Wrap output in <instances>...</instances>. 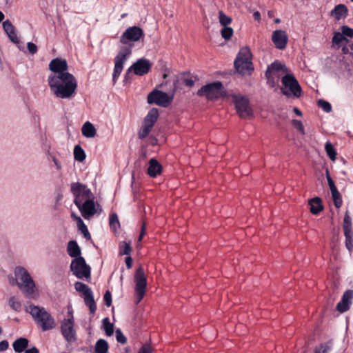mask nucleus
I'll list each match as a JSON object with an SVG mask.
<instances>
[{
    "mask_svg": "<svg viewBox=\"0 0 353 353\" xmlns=\"http://www.w3.org/2000/svg\"><path fill=\"white\" fill-rule=\"evenodd\" d=\"M108 344L104 339H99L97 341L95 345L96 353H108Z\"/></svg>",
    "mask_w": 353,
    "mask_h": 353,
    "instance_id": "obj_28",
    "label": "nucleus"
},
{
    "mask_svg": "<svg viewBox=\"0 0 353 353\" xmlns=\"http://www.w3.org/2000/svg\"><path fill=\"white\" fill-rule=\"evenodd\" d=\"M130 54V48L128 47H123L119 50L117 55L114 58V68L112 74V79L114 82H115L119 78L123 70V64Z\"/></svg>",
    "mask_w": 353,
    "mask_h": 353,
    "instance_id": "obj_13",
    "label": "nucleus"
},
{
    "mask_svg": "<svg viewBox=\"0 0 353 353\" xmlns=\"http://www.w3.org/2000/svg\"><path fill=\"white\" fill-rule=\"evenodd\" d=\"M146 233V224L145 222L143 223L141 228V232L139 234V236L138 237V241H141L143 236H145Z\"/></svg>",
    "mask_w": 353,
    "mask_h": 353,
    "instance_id": "obj_52",
    "label": "nucleus"
},
{
    "mask_svg": "<svg viewBox=\"0 0 353 353\" xmlns=\"http://www.w3.org/2000/svg\"><path fill=\"white\" fill-rule=\"evenodd\" d=\"M26 311L31 314L35 322L41 327L43 331L51 330L55 327L54 318L42 307L29 305Z\"/></svg>",
    "mask_w": 353,
    "mask_h": 353,
    "instance_id": "obj_2",
    "label": "nucleus"
},
{
    "mask_svg": "<svg viewBox=\"0 0 353 353\" xmlns=\"http://www.w3.org/2000/svg\"><path fill=\"white\" fill-rule=\"evenodd\" d=\"M325 149L330 159L332 161H334L336 159V152L330 142H327L325 143Z\"/></svg>",
    "mask_w": 353,
    "mask_h": 353,
    "instance_id": "obj_33",
    "label": "nucleus"
},
{
    "mask_svg": "<svg viewBox=\"0 0 353 353\" xmlns=\"http://www.w3.org/2000/svg\"><path fill=\"white\" fill-rule=\"evenodd\" d=\"M3 19H4V14L1 11H0V22H1L3 20Z\"/></svg>",
    "mask_w": 353,
    "mask_h": 353,
    "instance_id": "obj_63",
    "label": "nucleus"
},
{
    "mask_svg": "<svg viewBox=\"0 0 353 353\" xmlns=\"http://www.w3.org/2000/svg\"><path fill=\"white\" fill-rule=\"evenodd\" d=\"M310 206V212L313 214H318L323 210V206L321 203V199L319 197H314L309 201Z\"/></svg>",
    "mask_w": 353,
    "mask_h": 353,
    "instance_id": "obj_25",
    "label": "nucleus"
},
{
    "mask_svg": "<svg viewBox=\"0 0 353 353\" xmlns=\"http://www.w3.org/2000/svg\"><path fill=\"white\" fill-rule=\"evenodd\" d=\"M331 348L330 343H326L321 344L319 347H316L314 353H328Z\"/></svg>",
    "mask_w": 353,
    "mask_h": 353,
    "instance_id": "obj_36",
    "label": "nucleus"
},
{
    "mask_svg": "<svg viewBox=\"0 0 353 353\" xmlns=\"http://www.w3.org/2000/svg\"><path fill=\"white\" fill-rule=\"evenodd\" d=\"M342 198L334 201V204L336 208H339L342 205Z\"/></svg>",
    "mask_w": 353,
    "mask_h": 353,
    "instance_id": "obj_59",
    "label": "nucleus"
},
{
    "mask_svg": "<svg viewBox=\"0 0 353 353\" xmlns=\"http://www.w3.org/2000/svg\"><path fill=\"white\" fill-rule=\"evenodd\" d=\"M221 36L225 40H229L233 34V29L230 27H224L221 30Z\"/></svg>",
    "mask_w": 353,
    "mask_h": 353,
    "instance_id": "obj_37",
    "label": "nucleus"
},
{
    "mask_svg": "<svg viewBox=\"0 0 353 353\" xmlns=\"http://www.w3.org/2000/svg\"><path fill=\"white\" fill-rule=\"evenodd\" d=\"M116 338L119 343L125 344L127 341L126 337L123 334L120 330H116Z\"/></svg>",
    "mask_w": 353,
    "mask_h": 353,
    "instance_id": "obj_44",
    "label": "nucleus"
},
{
    "mask_svg": "<svg viewBox=\"0 0 353 353\" xmlns=\"http://www.w3.org/2000/svg\"><path fill=\"white\" fill-rule=\"evenodd\" d=\"M82 134L87 138H92L96 135V129L92 123L89 121L85 122L81 128Z\"/></svg>",
    "mask_w": 353,
    "mask_h": 353,
    "instance_id": "obj_27",
    "label": "nucleus"
},
{
    "mask_svg": "<svg viewBox=\"0 0 353 353\" xmlns=\"http://www.w3.org/2000/svg\"><path fill=\"white\" fill-rule=\"evenodd\" d=\"M109 223L110 227L116 228L117 226H119V218L117 214L112 213L110 215Z\"/></svg>",
    "mask_w": 353,
    "mask_h": 353,
    "instance_id": "obj_41",
    "label": "nucleus"
},
{
    "mask_svg": "<svg viewBox=\"0 0 353 353\" xmlns=\"http://www.w3.org/2000/svg\"><path fill=\"white\" fill-rule=\"evenodd\" d=\"M70 268L72 274L79 279H85L88 280L91 278V268L82 256L74 259L71 262Z\"/></svg>",
    "mask_w": 353,
    "mask_h": 353,
    "instance_id": "obj_7",
    "label": "nucleus"
},
{
    "mask_svg": "<svg viewBox=\"0 0 353 353\" xmlns=\"http://www.w3.org/2000/svg\"><path fill=\"white\" fill-rule=\"evenodd\" d=\"M293 110L296 115H298V116L302 115L301 111L299 109H298L297 108H294Z\"/></svg>",
    "mask_w": 353,
    "mask_h": 353,
    "instance_id": "obj_62",
    "label": "nucleus"
},
{
    "mask_svg": "<svg viewBox=\"0 0 353 353\" xmlns=\"http://www.w3.org/2000/svg\"><path fill=\"white\" fill-rule=\"evenodd\" d=\"M341 33L344 37H348L350 38L353 37V29L347 26H343L341 28Z\"/></svg>",
    "mask_w": 353,
    "mask_h": 353,
    "instance_id": "obj_42",
    "label": "nucleus"
},
{
    "mask_svg": "<svg viewBox=\"0 0 353 353\" xmlns=\"http://www.w3.org/2000/svg\"><path fill=\"white\" fill-rule=\"evenodd\" d=\"M349 43V40L343 35L341 32H335L334 33L332 43L333 46H339L342 42Z\"/></svg>",
    "mask_w": 353,
    "mask_h": 353,
    "instance_id": "obj_31",
    "label": "nucleus"
},
{
    "mask_svg": "<svg viewBox=\"0 0 353 353\" xmlns=\"http://www.w3.org/2000/svg\"><path fill=\"white\" fill-rule=\"evenodd\" d=\"M275 22H276V23H279V22H280V20H279V19H275Z\"/></svg>",
    "mask_w": 353,
    "mask_h": 353,
    "instance_id": "obj_64",
    "label": "nucleus"
},
{
    "mask_svg": "<svg viewBox=\"0 0 353 353\" xmlns=\"http://www.w3.org/2000/svg\"><path fill=\"white\" fill-rule=\"evenodd\" d=\"M143 35V31L141 28L132 26L126 29L120 41L122 43L126 44L128 41H138Z\"/></svg>",
    "mask_w": 353,
    "mask_h": 353,
    "instance_id": "obj_16",
    "label": "nucleus"
},
{
    "mask_svg": "<svg viewBox=\"0 0 353 353\" xmlns=\"http://www.w3.org/2000/svg\"><path fill=\"white\" fill-rule=\"evenodd\" d=\"M224 88L221 82L215 81L202 86L197 92L200 97H205L209 100L217 99L224 95Z\"/></svg>",
    "mask_w": 353,
    "mask_h": 353,
    "instance_id": "obj_6",
    "label": "nucleus"
},
{
    "mask_svg": "<svg viewBox=\"0 0 353 353\" xmlns=\"http://www.w3.org/2000/svg\"><path fill=\"white\" fill-rule=\"evenodd\" d=\"M27 48L30 53L32 54H35L38 50L37 46L32 42H28L27 43Z\"/></svg>",
    "mask_w": 353,
    "mask_h": 353,
    "instance_id": "obj_50",
    "label": "nucleus"
},
{
    "mask_svg": "<svg viewBox=\"0 0 353 353\" xmlns=\"http://www.w3.org/2000/svg\"><path fill=\"white\" fill-rule=\"evenodd\" d=\"M9 281H10V283L12 285H17L18 286L19 281H18L17 277L14 279L12 276H10V277H9Z\"/></svg>",
    "mask_w": 353,
    "mask_h": 353,
    "instance_id": "obj_60",
    "label": "nucleus"
},
{
    "mask_svg": "<svg viewBox=\"0 0 353 353\" xmlns=\"http://www.w3.org/2000/svg\"><path fill=\"white\" fill-rule=\"evenodd\" d=\"M103 329L108 336H112L114 332L113 324L110 323L108 318H105L103 320Z\"/></svg>",
    "mask_w": 353,
    "mask_h": 353,
    "instance_id": "obj_32",
    "label": "nucleus"
},
{
    "mask_svg": "<svg viewBox=\"0 0 353 353\" xmlns=\"http://www.w3.org/2000/svg\"><path fill=\"white\" fill-rule=\"evenodd\" d=\"M125 262L126 266L128 269H130L132 267L133 261H132V259L131 256H127L125 258Z\"/></svg>",
    "mask_w": 353,
    "mask_h": 353,
    "instance_id": "obj_55",
    "label": "nucleus"
},
{
    "mask_svg": "<svg viewBox=\"0 0 353 353\" xmlns=\"http://www.w3.org/2000/svg\"><path fill=\"white\" fill-rule=\"evenodd\" d=\"M70 317L63 321L61 325V334L65 340L68 342L75 341V331L74 330V319L72 313H70Z\"/></svg>",
    "mask_w": 353,
    "mask_h": 353,
    "instance_id": "obj_15",
    "label": "nucleus"
},
{
    "mask_svg": "<svg viewBox=\"0 0 353 353\" xmlns=\"http://www.w3.org/2000/svg\"><path fill=\"white\" fill-rule=\"evenodd\" d=\"M232 101L235 105L237 114L242 119H250L253 116V111L250 106L249 99L244 96L233 95Z\"/></svg>",
    "mask_w": 353,
    "mask_h": 353,
    "instance_id": "obj_9",
    "label": "nucleus"
},
{
    "mask_svg": "<svg viewBox=\"0 0 353 353\" xmlns=\"http://www.w3.org/2000/svg\"><path fill=\"white\" fill-rule=\"evenodd\" d=\"M24 353H39V350L36 347L25 350Z\"/></svg>",
    "mask_w": 353,
    "mask_h": 353,
    "instance_id": "obj_58",
    "label": "nucleus"
},
{
    "mask_svg": "<svg viewBox=\"0 0 353 353\" xmlns=\"http://www.w3.org/2000/svg\"><path fill=\"white\" fill-rule=\"evenodd\" d=\"M131 252L130 243L123 241L119 246V254L121 255H130Z\"/></svg>",
    "mask_w": 353,
    "mask_h": 353,
    "instance_id": "obj_34",
    "label": "nucleus"
},
{
    "mask_svg": "<svg viewBox=\"0 0 353 353\" xmlns=\"http://www.w3.org/2000/svg\"><path fill=\"white\" fill-rule=\"evenodd\" d=\"M343 227V228L352 227L351 218L349 216L347 212H346L345 215L344 216Z\"/></svg>",
    "mask_w": 353,
    "mask_h": 353,
    "instance_id": "obj_49",
    "label": "nucleus"
},
{
    "mask_svg": "<svg viewBox=\"0 0 353 353\" xmlns=\"http://www.w3.org/2000/svg\"><path fill=\"white\" fill-rule=\"evenodd\" d=\"M332 193V199H333V201L336 200V199H339L341 198V194L340 192L338 191V190L331 192Z\"/></svg>",
    "mask_w": 353,
    "mask_h": 353,
    "instance_id": "obj_56",
    "label": "nucleus"
},
{
    "mask_svg": "<svg viewBox=\"0 0 353 353\" xmlns=\"http://www.w3.org/2000/svg\"><path fill=\"white\" fill-rule=\"evenodd\" d=\"M94 199V197L93 196V198L80 203L79 205H76L81 212L82 216L85 219H89L97 212Z\"/></svg>",
    "mask_w": 353,
    "mask_h": 353,
    "instance_id": "obj_18",
    "label": "nucleus"
},
{
    "mask_svg": "<svg viewBox=\"0 0 353 353\" xmlns=\"http://www.w3.org/2000/svg\"><path fill=\"white\" fill-rule=\"evenodd\" d=\"M280 71L286 72L285 66L278 61H274L268 65L265 76L268 80V83L272 86L274 85V76H278L276 73Z\"/></svg>",
    "mask_w": 353,
    "mask_h": 353,
    "instance_id": "obj_19",
    "label": "nucleus"
},
{
    "mask_svg": "<svg viewBox=\"0 0 353 353\" xmlns=\"http://www.w3.org/2000/svg\"><path fill=\"white\" fill-rule=\"evenodd\" d=\"M74 288L77 292L83 294L85 304L89 307L90 313L94 314L97 305L92 290L87 285L79 281L74 283Z\"/></svg>",
    "mask_w": 353,
    "mask_h": 353,
    "instance_id": "obj_11",
    "label": "nucleus"
},
{
    "mask_svg": "<svg viewBox=\"0 0 353 353\" xmlns=\"http://www.w3.org/2000/svg\"><path fill=\"white\" fill-rule=\"evenodd\" d=\"M28 345V340L26 338L20 337L12 343V347L16 352L21 353L26 350Z\"/></svg>",
    "mask_w": 353,
    "mask_h": 353,
    "instance_id": "obj_26",
    "label": "nucleus"
},
{
    "mask_svg": "<svg viewBox=\"0 0 353 353\" xmlns=\"http://www.w3.org/2000/svg\"><path fill=\"white\" fill-rule=\"evenodd\" d=\"M219 22L220 23L226 27L228 24L232 22L230 17L226 16L223 12H219Z\"/></svg>",
    "mask_w": 353,
    "mask_h": 353,
    "instance_id": "obj_38",
    "label": "nucleus"
},
{
    "mask_svg": "<svg viewBox=\"0 0 353 353\" xmlns=\"http://www.w3.org/2000/svg\"><path fill=\"white\" fill-rule=\"evenodd\" d=\"M3 28L7 35L10 33H12V31L15 30V27L12 24V23L9 20H6L3 22Z\"/></svg>",
    "mask_w": 353,
    "mask_h": 353,
    "instance_id": "obj_39",
    "label": "nucleus"
},
{
    "mask_svg": "<svg viewBox=\"0 0 353 353\" xmlns=\"http://www.w3.org/2000/svg\"><path fill=\"white\" fill-rule=\"evenodd\" d=\"M326 178H327V183H328V185H329V187H330L331 192L336 190L337 188H336V185L334 184V181L331 178L330 175V173H329V171H328L327 169L326 170Z\"/></svg>",
    "mask_w": 353,
    "mask_h": 353,
    "instance_id": "obj_43",
    "label": "nucleus"
},
{
    "mask_svg": "<svg viewBox=\"0 0 353 353\" xmlns=\"http://www.w3.org/2000/svg\"><path fill=\"white\" fill-rule=\"evenodd\" d=\"M252 60V54L250 48H241L234 62L236 72L242 75H250L254 69Z\"/></svg>",
    "mask_w": 353,
    "mask_h": 353,
    "instance_id": "obj_3",
    "label": "nucleus"
},
{
    "mask_svg": "<svg viewBox=\"0 0 353 353\" xmlns=\"http://www.w3.org/2000/svg\"><path fill=\"white\" fill-rule=\"evenodd\" d=\"M162 165L155 159H151L149 161V166L147 170V174L152 178L157 177L161 174Z\"/></svg>",
    "mask_w": 353,
    "mask_h": 353,
    "instance_id": "obj_22",
    "label": "nucleus"
},
{
    "mask_svg": "<svg viewBox=\"0 0 353 353\" xmlns=\"http://www.w3.org/2000/svg\"><path fill=\"white\" fill-rule=\"evenodd\" d=\"M292 123L293 125H294V127L302 134H305V131H304V126L303 125V123H301V121H299V120H296V119H293L292 120Z\"/></svg>",
    "mask_w": 353,
    "mask_h": 353,
    "instance_id": "obj_45",
    "label": "nucleus"
},
{
    "mask_svg": "<svg viewBox=\"0 0 353 353\" xmlns=\"http://www.w3.org/2000/svg\"><path fill=\"white\" fill-rule=\"evenodd\" d=\"M318 105L326 112H330L332 110L331 104L329 102L324 101L323 99L319 100Z\"/></svg>",
    "mask_w": 353,
    "mask_h": 353,
    "instance_id": "obj_40",
    "label": "nucleus"
},
{
    "mask_svg": "<svg viewBox=\"0 0 353 353\" xmlns=\"http://www.w3.org/2000/svg\"><path fill=\"white\" fill-rule=\"evenodd\" d=\"M9 305L10 307L16 312H19L21 310V303L14 296H12L9 299Z\"/></svg>",
    "mask_w": 353,
    "mask_h": 353,
    "instance_id": "obj_35",
    "label": "nucleus"
},
{
    "mask_svg": "<svg viewBox=\"0 0 353 353\" xmlns=\"http://www.w3.org/2000/svg\"><path fill=\"white\" fill-rule=\"evenodd\" d=\"M85 153L83 148L79 145H77L74 148V158L76 161L82 162L85 159Z\"/></svg>",
    "mask_w": 353,
    "mask_h": 353,
    "instance_id": "obj_30",
    "label": "nucleus"
},
{
    "mask_svg": "<svg viewBox=\"0 0 353 353\" xmlns=\"http://www.w3.org/2000/svg\"><path fill=\"white\" fill-rule=\"evenodd\" d=\"M70 191L74 197V203L75 205H79L80 203L94 196L87 185L79 182L71 183Z\"/></svg>",
    "mask_w": 353,
    "mask_h": 353,
    "instance_id": "obj_10",
    "label": "nucleus"
},
{
    "mask_svg": "<svg viewBox=\"0 0 353 353\" xmlns=\"http://www.w3.org/2000/svg\"><path fill=\"white\" fill-rule=\"evenodd\" d=\"M353 299V290H346L342 297L341 301L336 305V310L341 313H343L347 311L350 305L352 304V300Z\"/></svg>",
    "mask_w": 353,
    "mask_h": 353,
    "instance_id": "obj_21",
    "label": "nucleus"
},
{
    "mask_svg": "<svg viewBox=\"0 0 353 353\" xmlns=\"http://www.w3.org/2000/svg\"><path fill=\"white\" fill-rule=\"evenodd\" d=\"M67 252L69 256L77 259L81 256V249L75 241H70L68 243Z\"/></svg>",
    "mask_w": 353,
    "mask_h": 353,
    "instance_id": "obj_24",
    "label": "nucleus"
},
{
    "mask_svg": "<svg viewBox=\"0 0 353 353\" xmlns=\"http://www.w3.org/2000/svg\"><path fill=\"white\" fill-rule=\"evenodd\" d=\"M152 64L149 60L145 59H139L132 65H131L126 72V76L133 70L134 73L139 76H143L149 72Z\"/></svg>",
    "mask_w": 353,
    "mask_h": 353,
    "instance_id": "obj_17",
    "label": "nucleus"
},
{
    "mask_svg": "<svg viewBox=\"0 0 353 353\" xmlns=\"http://www.w3.org/2000/svg\"><path fill=\"white\" fill-rule=\"evenodd\" d=\"M52 72L48 77V83L55 97L70 99L76 92L77 81L73 74L68 72V65L65 59L55 58L49 63Z\"/></svg>",
    "mask_w": 353,
    "mask_h": 353,
    "instance_id": "obj_1",
    "label": "nucleus"
},
{
    "mask_svg": "<svg viewBox=\"0 0 353 353\" xmlns=\"http://www.w3.org/2000/svg\"><path fill=\"white\" fill-rule=\"evenodd\" d=\"M14 274L19 281V288L26 297L33 298L35 283L28 271L24 268L19 266L15 268Z\"/></svg>",
    "mask_w": 353,
    "mask_h": 353,
    "instance_id": "obj_4",
    "label": "nucleus"
},
{
    "mask_svg": "<svg viewBox=\"0 0 353 353\" xmlns=\"http://www.w3.org/2000/svg\"><path fill=\"white\" fill-rule=\"evenodd\" d=\"M281 82L284 87V88H281V92L283 95L288 97L293 95L295 98L301 96V87L292 74L284 75L281 79Z\"/></svg>",
    "mask_w": 353,
    "mask_h": 353,
    "instance_id": "obj_5",
    "label": "nucleus"
},
{
    "mask_svg": "<svg viewBox=\"0 0 353 353\" xmlns=\"http://www.w3.org/2000/svg\"><path fill=\"white\" fill-rule=\"evenodd\" d=\"M159 117V111L157 108H152L146 117L144 118L143 125L140 129L138 136L139 138L143 139L148 137L151 132L154 123L157 121Z\"/></svg>",
    "mask_w": 353,
    "mask_h": 353,
    "instance_id": "obj_12",
    "label": "nucleus"
},
{
    "mask_svg": "<svg viewBox=\"0 0 353 353\" xmlns=\"http://www.w3.org/2000/svg\"><path fill=\"white\" fill-rule=\"evenodd\" d=\"M347 14L348 9L344 4L336 5L330 12V15L337 21L346 18Z\"/></svg>",
    "mask_w": 353,
    "mask_h": 353,
    "instance_id": "obj_23",
    "label": "nucleus"
},
{
    "mask_svg": "<svg viewBox=\"0 0 353 353\" xmlns=\"http://www.w3.org/2000/svg\"><path fill=\"white\" fill-rule=\"evenodd\" d=\"M253 17L254 19L257 21H259L261 20V14L259 11H256L254 12L253 14Z\"/></svg>",
    "mask_w": 353,
    "mask_h": 353,
    "instance_id": "obj_61",
    "label": "nucleus"
},
{
    "mask_svg": "<svg viewBox=\"0 0 353 353\" xmlns=\"http://www.w3.org/2000/svg\"><path fill=\"white\" fill-rule=\"evenodd\" d=\"M8 36L9 39H10V41H12L13 43H19V40L18 37L16 33V30L12 31V33L8 34Z\"/></svg>",
    "mask_w": 353,
    "mask_h": 353,
    "instance_id": "obj_51",
    "label": "nucleus"
},
{
    "mask_svg": "<svg viewBox=\"0 0 353 353\" xmlns=\"http://www.w3.org/2000/svg\"><path fill=\"white\" fill-rule=\"evenodd\" d=\"M344 230V235H345V237H347V238H350V237H353V231L352 230V227L351 228H343Z\"/></svg>",
    "mask_w": 353,
    "mask_h": 353,
    "instance_id": "obj_53",
    "label": "nucleus"
},
{
    "mask_svg": "<svg viewBox=\"0 0 353 353\" xmlns=\"http://www.w3.org/2000/svg\"><path fill=\"white\" fill-rule=\"evenodd\" d=\"M77 225H78L79 230L83 234V236L88 240L90 239L91 235L87 228V226L83 223V220L79 216H77Z\"/></svg>",
    "mask_w": 353,
    "mask_h": 353,
    "instance_id": "obj_29",
    "label": "nucleus"
},
{
    "mask_svg": "<svg viewBox=\"0 0 353 353\" xmlns=\"http://www.w3.org/2000/svg\"><path fill=\"white\" fill-rule=\"evenodd\" d=\"M8 342L6 340L1 341L0 342V352L5 351L8 347Z\"/></svg>",
    "mask_w": 353,
    "mask_h": 353,
    "instance_id": "obj_54",
    "label": "nucleus"
},
{
    "mask_svg": "<svg viewBox=\"0 0 353 353\" xmlns=\"http://www.w3.org/2000/svg\"><path fill=\"white\" fill-rule=\"evenodd\" d=\"M272 41L277 49L283 50L287 46L288 36L285 31L276 30L272 33Z\"/></svg>",
    "mask_w": 353,
    "mask_h": 353,
    "instance_id": "obj_20",
    "label": "nucleus"
},
{
    "mask_svg": "<svg viewBox=\"0 0 353 353\" xmlns=\"http://www.w3.org/2000/svg\"><path fill=\"white\" fill-rule=\"evenodd\" d=\"M103 299L105 301V305L108 307H110L112 304V294L110 291H106L104 296Z\"/></svg>",
    "mask_w": 353,
    "mask_h": 353,
    "instance_id": "obj_47",
    "label": "nucleus"
},
{
    "mask_svg": "<svg viewBox=\"0 0 353 353\" xmlns=\"http://www.w3.org/2000/svg\"><path fill=\"white\" fill-rule=\"evenodd\" d=\"M345 247L348 250L349 252H352L353 251V237H345Z\"/></svg>",
    "mask_w": 353,
    "mask_h": 353,
    "instance_id": "obj_48",
    "label": "nucleus"
},
{
    "mask_svg": "<svg viewBox=\"0 0 353 353\" xmlns=\"http://www.w3.org/2000/svg\"><path fill=\"white\" fill-rule=\"evenodd\" d=\"M184 83L187 86L192 87L194 84V81L192 79H186L184 80Z\"/></svg>",
    "mask_w": 353,
    "mask_h": 353,
    "instance_id": "obj_57",
    "label": "nucleus"
},
{
    "mask_svg": "<svg viewBox=\"0 0 353 353\" xmlns=\"http://www.w3.org/2000/svg\"><path fill=\"white\" fill-rule=\"evenodd\" d=\"M353 51V43L349 41V43H346L345 46L342 48V52L345 54H351Z\"/></svg>",
    "mask_w": 353,
    "mask_h": 353,
    "instance_id": "obj_46",
    "label": "nucleus"
},
{
    "mask_svg": "<svg viewBox=\"0 0 353 353\" xmlns=\"http://www.w3.org/2000/svg\"><path fill=\"white\" fill-rule=\"evenodd\" d=\"M134 280L137 303H139L143 299L147 289V277L142 266H139L136 270Z\"/></svg>",
    "mask_w": 353,
    "mask_h": 353,
    "instance_id": "obj_8",
    "label": "nucleus"
},
{
    "mask_svg": "<svg viewBox=\"0 0 353 353\" xmlns=\"http://www.w3.org/2000/svg\"><path fill=\"white\" fill-rule=\"evenodd\" d=\"M172 99V97H170L166 92L158 90H154L150 92L147 98L149 104L154 103L161 107L168 106Z\"/></svg>",
    "mask_w": 353,
    "mask_h": 353,
    "instance_id": "obj_14",
    "label": "nucleus"
}]
</instances>
